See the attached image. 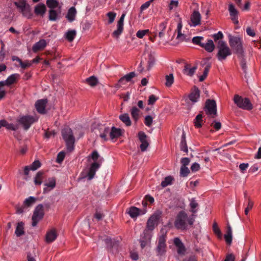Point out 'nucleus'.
I'll use <instances>...</instances> for the list:
<instances>
[{
	"mask_svg": "<svg viewBox=\"0 0 261 261\" xmlns=\"http://www.w3.org/2000/svg\"><path fill=\"white\" fill-rule=\"evenodd\" d=\"M119 119L127 126L132 125V122L128 114L125 113L119 116Z\"/></svg>",
	"mask_w": 261,
	"mask_h": 261,
	"instance_id": "nucleus-36",
	"label": "nucleus"
},
{
	"mask_svg": "<svg viewBox=\"0 0 261 261\" xmlns=\"http://www.w3.org/2000/svg\"><path fill=\"white\" fill-rule=\"evenodd\" d=\"M47 102V99H41L38 100L35 103V108L37 111L41 114H44L46 113L45 107Z\"/></svg>",
	"mask_w": 261,
	"mask_h": 261,
	"instance_id": "nucleus-12",
	"label": "nucleus"
},
{
	"mask_svg": "<svg viewBox=\"0 0 261 261\" xmlns=\"http://www.w3.org/2000/svg\"><path fill=\"white\" fill-rule=\"evenodd\" d=\"M100 132V137L102 138L104 141L108 140V138L107 137L108 135L109 134L110 136L111 128L107 126H102L99 129Z\"/></svg>",
	"mask_w": 261,
	"mask_h": 261,
	"instance_id": "nucleus-19",
	"label": "nucleus"
},
{
	"mask_svg": "<svg viewBox=\"0 0 261 261\" xmlns=\"http://www.w3.org/2000/svg\"><path fill=\"white\" fill-rule=\"evenodd\" d=\"M213 37L215 42L217 41L218 42L219 40H221L220 39L223 38V35L221 32L219 31L217 33L214 34Z\"/></svg>",
	"mask_w": 261,
	"mask_h": 261,
	"instance_id": "nucleus-60",
	"label": "nucleus"
},
{
	"mask_svg": "<svg viewBox=\"0 0 261 261\" xmlns=\"http://www.w3.org/2000/svg\"><path fill=\"white\" fill-rule=\"evenodd\" d=\"M46 46V42L44 39H41L36 42L32 47V50L34 52H37L39 50L43 49Z\"/></svg>",
	"mask_w": 261,
	"mask_h": 261,
	"instance_id": "nucleus-22",
	"label": "nucleus"
},
{
	"mask_svg": "<svg viewBox=\"0 0 261 261\" xmlns=\"http://www.w3.org/2000/svg\"><path fill=\"white\" fill-rule=\"evenodd\" d=\"M202 112H201L198 115H197L194 119V125L197 128H199L201 127L202 124L201 122L202 121Z\"/></svg>",
	"mask_w": 261,
	"mask_h": 261,
	"instance_id": "nucleus-40",
	"label": "nucleus"
},
{
	"mask_svg": "<svg viewBox=\"0 0 261 261\" xmlns=\"http://www.w3.org/2000/svg\"><path fill=\"white\" fill-rule=\"evenodd\" d=\"M167 22H163L160 24L159 26V31L158 36L161 38L162 39L165 34V30L167 27Z\"/></svg>",
	"mask_w": 261,
	"mask_h": 261,
	"instance_id": "nucleus-32",
	"label": "nucleus"
},
{
	"mask_svg": "<svg viewBox=\"0 0 261 261\" xmlns=\"http://www.w3.org/2000/svg\"><path fill=\"white\" fill-rule=\"evenodd\" d=\"M211 67V64L210 63H208L206 64V65L205 66V67H204L203 74L199 77V80L200 82H202L205 79V78L206 77V76L208 74V71H209Z\"/></svg>",
	"mask_w": 261,
	"mask_h": 261,
	"instance_id": "nucleus-38",
	"label": "nucleus"
},
{
	"mask_svg": "<svg viewBox=\"0 0 261 261\" xmlns=\"http://www.w3.org/2000/svg\"><path fill=\"white\" fill-rule=\"evenodd\" d=\"M200 96V91L198 88L194 86L191 91L189 95V98L190 101L194 103L198 101Z\"/></svg>",
	"mask_w": 261,
	"mask_h": 261,
	"instance_id": "nucleus-15",
	"label": "nucleus"
},
{
	"mask_svg": "<svg viewBox=\"0 0 261 261\" xmlns=\"http://www.w3.org/2000/svg\"><path fill=\"white\" fill-rule=\"evenodd\" d=\"M253 204V202L251 200H249L248 204H247V206L245 209L244 212H245V214L246 215H248L249 211L252 208Z\"/></svg>",
	"mask_w": 261,
	"mask_h": 261,
	"instance_id": "nucleus-63",
	"label": "nucleus"
},
{
	"mask_svg": "<svg viewBox=\"0 0 261 261\" xmlns=\"http://www.w3.org/2000/svg\"><path fill=\"white\" fill-rule=\"evenodd\" d=\"M200 20L201 15L199 12L197 11H194L191 16V21L193 26L195 27L198 25L200 23Z\"/></svg>",
	"mask_w": 261,
	"mask_h": 261,
	"instance_id": "nucleus-20",
	"label": "nucleus"
},
{
	"mask_svg": "<svg viewBox=\"0 0 261 261\" xmlns=\"http://www.w3.org/2000/svg\"><path fill=\"white\" fill-rule=\"evenodd\" d=\"M201 47L204 48L207 51L211 53L215 48V45L213 40H208L206 43H203L201 45Z\"/></svg>",
	"mask_w": 261,
	"mask_h": 261,
	"instance_id": "nucleus-29",
	"label": "nucleus"
},
{
	"mask_svg": "<svg viewBox=\"0 0 261 261\" xmlns=\"http://www.w3.org/2000/svg\"><path fill=\"white\" fill-rule=\"evenodd\" d=\"M173 178L171 176H168L165 178L164 180L161 182V186L163 187H166L168 185L172 184Z\"/></svg>",
	"mask_w": 261,
	"mask_h": 261,
	"instance_id": "nucleus-49",
	"label": "nucleus"
},
{
	"mask_svg": "<svg viewBox=\"0 0 261 261\" xmlns=\"http://www.w3.org/2000/svg\"><path fill=\"white\" fill-rule=\"evenodd\" d=\"M62 135L66 142L67 150L72 151L74 148L75 138L72 129L68 127L64 128L62 130Z\"/></svg>",
	"mask_w": 261,
	"mask_h": 261,
	"instance_id": "nucleus-2",
	"label": "nucleus"
},
{
	"mask_svg": "<svg viewBox=\"0 0 261 261\" xmlns=\"http://www.w3.org/2000/svg\"><path fill=\"white\" fill-rule=\"evenodd\" d=\"M107 16L109 17V23H112L114 21L116 14L114 12H110L108 13Z\"/></svg>",
	"mask_w": 261,
	"mask_h": 261,
	"instance_id": "nucleus-61",
	"label": "nucleus"
},
{
	"mask_svg": "<svg viewBox=\"0 0 261 261\" xmlns=\"http://www.w3.org/2000/svg\"><path fill=\"white\" fill-rule=\"evenodd\" d=\"M213 229L215 233L217 236V237L219 239H221L222 234L216 223H214L213 226Z\"/></svg>",
	"mask_w": 261,
	"mask_h": 261,
	"instance_id": "nucleus-53",
	"label": "nucleus"
},
{
	"mask_svg": "<svg viewBox=\"0 0 261 261\" xmlns=\"http://www.w3.org/2000/svg\"><path fill=\"white\" fill-rule=\"evenodd\" d=\"M144 124L148 127H150L152 123V118L151 116L148 115L145 117Z\"/></svg>",
	"mask_w": 261,
	"mask_h": 261,
	"instance_id": "nucleus-59",
	"label": "nucleus"
},
{
	"mask_svg": "<svg viewBox=\"0 0 261 261\" xmlns=\"http://www.w3.org/2000/svg\"><path fill=\"white\" fill-rule=\"evenodd\" d=\"M136 76L135 72H129L128 74L125 75L121 77L118 81L119 84H123V82L125 81L127 82H130L132 79Z\"/></svg>",
	"mask_w": 261,
	"mask_h": 261,
	"instance_id": "nucleus-30",
	"label": "nucleus"
},
{
	"mask_svg": "<svg viewBox=\"0 0 261 261\" xmlns=\"http://www.w3.org/2000/svg\"><path fill=\"white\" fill-rule=\"evenodd\" d=\"M139 141L141 144L140 145V148L142 151H145L149 146V143L147 140V136L143 132H139L138 134Z\"/></svg>",
	"mask_w": 261,
	"mask_h": 261,
	"instance_id": "nucleus-11",
	"label": "nucleus"
},
{
	"mask_svg": "<svg viewBox=\"0 0 261 261\" xmlns=\"http://www.w3.org/2000/svg\"><path fill=\"white\" fill-rule=\"evenodd\" d=\"M233 101L234 103L241 109L246 110H250L252 109V105L248 98H243L236 94L234 96Z\"/></svg>",
	"mask_w": 261,
	"mask_h": 261,
	"instance_id": "nucleus-5",
	"label": "nucleus"
},
{
	"mask_svg": "<svg viewBox=\"0 0 261 261\" xmlns=\"http://www.w3.org/2000/svg\"><path fill=\"white\" fill-rule=\"evenodd\" d=\"M18 77V74H13L10 75L6 80V86H10L16 83Z\"/></svg>",
	"mask_w": 261,
	"mask_h": 261,
	"instance_id": "nucleus-37",
	"label": "nucleus"
},
{
	"mask_svg": "<svg viewBox=\"0 0 261 261\" xmlns=\"http://www.w3.org/2000/svg\"><path fill=\"white\" fill-rule=\"evenodd\" d=\"M86 82L90 86L93 87L97 85L98 80L95 76H91L86 80Z\"/></svg>",
	"mask_w": 261,
	"mask_h": 261,
	"instance_id": "nucleus-44",
	"label": "nucleus"
},
{
	"mask_svg": "<svg viewBox=\"0 0 261 261\" xmlns=\"http://www.w3.org/2000/svg\"><path fill=\"white\" fill-rule=\"evenodd\" d=\"M146 213V210H141L136 207L132 206L129 208L128 214L132 218H136L139 215H143Z\"/></svg>",
	"mask_w": 261,
	"mask_h": 261,
	"instance_id": "nucleus-17",
	"label": "nucleus"
},
{
	"mask_svg": "<svg viewBox=\"0 0 261 261\" xmlns=\"http://www.w3.org/2000/svg\"><path fill=\"white\" fill-rule=\"evenodd\" d=\"M160 218V213L156 212L153 214L148 219L145 229L152 232V231L154 229L155 227L158 225Z\"/></svg>",
	"mask_w": 261,
	"mask_h": 261,
	"instance_id": "nucleus-8",
	"label": "nucleus"
},
{
	"mask_svg": "<svg viewBox=\"0 0 261 261\" xmlns=\"http://www.w3.org/2000/svg\"><path fill=\"white\" fill-rule=\"evenodd\" d=\"M41 166L40 162L37 160L35 161L30 166L31 169L32 170H36Z\"/></svg>",
	"mask_w": 261,
	"mask_h": 261,
	"instance_id": "nucleus-58",
	"label": "nucleus"
},
{
	"mask_svg": "<svg viewBox=\"0 0 261 261\" xmlns=\"http://www.w3.org/2000/svg\"><path fill=\"white\" fill-rule=\"evenodd\" d=\"M189 205L190 206L191 212L193 213H195L197 212V210L195 208L198 207V204L196 201L195 199L192 198L191 199Z\"/></svg>",
	"mask_w": 261,
	"mask_h": 261,
	"instance_id": "nucleus-50",
	"label": "nucleus"
},
{
	"mask_svg": "<svg viewBox=\"0 0 261 261\" xmlns=\"http://www.w3.org/2000/svg\"><path fill=\"white\" fill-rule=\"evenodd\" d=\"M100 164L95 162L91 165L89 172L88 173V180H91L94 177L96 171L98 170Z\"/></svg>",
	"mask_w": 261,
	"mask_h": 261,
	"instance_id": "nucleus-18",
	"label": "nucleus"
},
{
	"mask_svg": "<svg viewBox=\"0 0 261 261\" xmlns=\"http://www.w3.org/2000/svg\"><path fill=\"white\" fill-rule=\"evenodd\" d=\"M194 222V219L192 216L188 217L186 212L181 211L176 217L174 226L177 229L185 230L188 228V225H192Z\"/></svg>",
	"mask_w": 261,
	"mask_h": 261,
	"instance_id": "nucleus-1",
	"label": "nucleus"
},
{
	"mask_svg": "<svg viewBox=\"0 0 261 261\" xmlns=\"http://www.w3.org/2000/svg\"><path fill=\"white\" fill-rule=\"evenodd\" d=\"M229 43L230 47L235 50V52L240 55H242L243 50L242 46V41L239 37L229 35Z\"/></svg>",
	"mask_w": 261,
	"mask_h": 261,
	"instance_id": "nucleus-4",
	"label": "nucleus"
},
{
	"mask_svg": "<svg viewBox=\"0 0 261 261\" xmlns=\"http://www.w3.org/2000/svg\"><path fill=\"white\" fill-rule=\"evenodd\" d=\"M5 127L8 129L16 130L18 129L19 125L18 124H14L13 123H9L6 120V125H5Z\"/></svg>",
	"mask_w": 261,
	"mask_h": 261,
	"instance_id": "nucleus-54",
	"label": "nucleus"
},
{
	"mask_svg": "<svg viewBox=\"0 0 261 261\" xmlns=\"http://www.w3.org/2000/svg\"><path fill=\"white\" fill-rule=\"evenodd\" d=\"M149 32V30H139L136 33V36L139 38H142L146 34L148 33Z\"/></svg>",
	"mask_w": 261,
	"mask_h": 261,
	"instance_id": "nucleus-56",
	"label": "nucleus"
},
{
	"mask_svg": "<svg viewBox=\"0 0 261 261\" xmlns=\"http://www.w3.org/2000/svg\"><path fill=\"white\" fill-rule=\"evenodd\" d=\"M58 14L57 12L55 10H50L49 11V20L50 21H56L58 19Z\"/></svg>",
	"mask_w": 261,
	"mask_h": 261,
	"instance_id": "nucleus-46",
	"label": "nucleus"
},
{
	"mask_svg": "<svg viewBox=\"0 0 261 261\" xmlns=\"http://www.w3.org/2000/svg\"><path fill=\"white\" fill-rule=\"evenodd\" d=\"M14 4L17 8L19 9L20 11L29 5L27 4L25 0H19L18 1L15 2Z\"/></svg>",
	"mask_w": 261,
	"mask_h": 261,
	"instance_id": "nucleus-45",
	"label": "nucleus"
},
{
	"mask_svg": "<svg viewBox=\"0 0 261 261\" xmlns=\"http://www.w3.org/2000/svg\"><path fill=\"white\" fill-rule=\"evenodd\" d=\"M197 69V66H194L192 68H190L189 64H186L183 69V73L189 76H192L196 70Z\"/></svg>",
	"mask_w": 261,
	"mask_h": 261,
	"instance_id": "nucleus-25",
	"label": "nucleus"
},
{
	"mask_svg": "<svg viewBox=\"0 0 261 261\" xmlns=\"http://www.w3.org/2000/svg\"><path fill=\"white\" fill-rule=\"evenodd\" d=\"M180 150L185 152H188V149L186 141V135L184 132H182L181 136V141L180 143Z\"/></svg>",
	"mask_w": 261,
	"mask_h": 261,
	"instance_id": "nucleus-33",
	"label": "nucleus"
},
{
	"mask_svg": "<svg viewBox=\"0 0 261 261\" xmlns=\"http://www.w3.org/2000/svg\"><path fill=\"white\" fill-rule=\"evenodd\" d=\"M105 242L108 247L113 248L117 246V243L114 240L107 237L105 239Z\"/></svg>",
	"mask_w": 261,
	"mask_h": 261,
	"instance_id": "nucleus-48",
	"label": "nucleus"
},
{
	"mask_svg": "<svg viewBox=\"0 0 261 261\" xmlns=\"http://www.w3.org/2000/svg\"><path fill=\"white\" fill-rule=\"evenodd\" d=\"M20 12L22 14L23 16L25 17L30 18L32 16V14H31V11H30V7L29 5H28L25 8L22 9L20 11Z\"/></svg>",
	"mask_w": 261,
	"mask_h": 261,
	"instance_id": "nucleus-51",
	"label": "nucleus"
},
{
	"mask_svg": "<svg viewBox=\"0 0 261 261\" xmlns=\"http://www.w3.org/2000/svg\"><path fill=\"white\" fill-rule=\"evenodd\" d=\"M46 11V8L44 4L40 3L37 5L34 9V13L36 15H40L41 16H43L45 12Z\"/></svg>",
	"mask_w": 261,
	"mask_h": 261,
	"instance_id": "nucleus-21",
	"label": "nucleus"
},
{
	"mask_svg": "<svg viewBox=\"0 0 261 261\" xmlns=\"http://www.w3.org/2000/svg\"><path fill=\"white\" fill-rule=\"evenodd\" d=\"M56 181L55 178H49L48 182L44 184L45 187L43 188V193L45 194L48 193L51 190H53L56 187Z\"/></svg>",
	"mask_w": 261,
	"mask_h": 261,
	"instance_id": "nucleus-16",
	"label": "nucleus"
},
{
	"mask_svg": "<svg viewBox=\"0 0 261 261\" xmlns=\"http://www.w3.org/2000/svg\"><path fill=\"white\" fill-rule=\"evenodd\" d=\"M190 172V170L188 167L181 166L180 170V176L182 177H187Z\"/></svg>",
	"mask_w": 261,
	"mask_h": 261,
	"instance_id": "nucleus-55",
	"label": "nucleus"
},
{
	"mask_svg": "<svg viewBox=\"0 0 261 261\" xmlns=\"http://www.w3.org/2000/svg\"><path fill=\"white\" fill-rule=\"evenodd\" d=\"M36 199L32 196H30L29 198L25 199V200L23 202V205L25 207H29L31 206L32 204H33Z\"/></svg>",
	"mask_w": 261,
	"mask_h": 261,
	"instance_id": "nucleus-47",
	"label": "nucleus"
},
{
	"mask_svg": "<svg viewBox=\"0 0 261 261\" xmlns=\"http://www.w3.org/2000/svg\"><path fill=\"white\" fill-rule=\"evenodd\" d=\"M204 40V38L203 37L201 36H196L192 38V41L193 43L198 45L201 47V45L203 44V43L201 42V41H203Z\"/></svg>",
	"mask_w": 261,
	"mask_h": 261,
	"instance_id": "nucleus-52",
	"label": "nucleus"
},
{
	"mask_svg": "<svg viewBox=\"0 0 261 261\" xmlns=\"http://www.w3.org/2000/svg\"><path fill=\"white\" fill-rule=\"evenodd\" d=\"M76 36V31L75 30H69L65 34L66 38L69 42L72 41Z\"/></svg>",
	"mask_w": 261,
	"mask_h": 261,
	"instance_id": "nucleus-41",
	"label": "nucleus"
},
{
	"mask_svg": "<svg viewBox=\"0 0 261 261\" xmlns=\"http://www.w3.org/2000/svg\"><path fill=\"white\" fill-rule=\"evenodd\" d=\"M44 216V212H43V206L42 204H39L38 205L34 212V214L33 216L34 218H37L39 219H41Z\"/></svg>",
	"mask_w": 261,
	"mask_h": 261,
	"instance_id": "nucleus-24",
	"label": "nucleus"
},
{
	"mask_svg": "<svg viewBox=\"0 0 261 261\" xmlns=\"http://www.w3.org/2000/svg\"><path fill=\"white\" fill-rule=\"evenodd\" d=\"M165 79H166L165 85L168 87H171L174 82L173 74L172 73H171L169 75H167L165 76Z\"/></svg>",
	"mask_w": 261,
	"mask_h": 261,
	"instance_id": "nucleus-43",
	"label": "nucleus"
},
{
	"mask_svg": "<svg viewBox=\"0 0 261 261\" xmlns=\"http://www.w3.org/2000/svg\"><path fill=\"white\" fill-rule=\"evenodd\" d=\"M65 156V153L64 151L60 152L57 155L56 162L61 163L63 162Z\"/></svg>",
	"mask_w": 261,
	"mask_h": 261,
	"instance_id": "nucleus-57",
	"label": "nucleus"
},
{
	"mask_svg": "<svg viewBox=\"0 0 261 261\" xmlns=\"http://www.w3.org/2000/svg\"><path fill=\"white\" fill-rule=\"evenodd\" d=\"M218 52L217 57L219 61H222L231 55V51L225 41L219 40L217 43Z\"/></svg>",
	"mask_w": 261,
	"mask_h": 261,
	"instance_id": "nucleus-3",
	"label": "nucleus"
},
{
	"mask_svg": "<svg viewBox=\"0 0 261 261\" xmlns=\"http://www.w3.org/2000/svg\"><path fill=\"white\" fill-rule=\"evenodd\" d=\"M15 233L17 237H20L24 233V223L22 222H19L17 223Z\"/></svg>",
	"mask_w": 261,
	"mask_h": 261,
	"instance_id": "nucleus-34",
	"label": "nucleus"
},
{
	"mask_svg": "<svg viewBox=\"0 0 261 261\" xmlns=\"http://www.w3.org/2000/svg\"><path fill=\"white\" fill-rule=\"evenodd\" d=\"M122 135V131L120 128H117L115 127H112L111 128L110 138L113 140L118 138Z\"/></svg>",
	"mask_w": 261,
	"mask_h": 261,
	"instance_id": "nucleus-26",
	"label": "nucleus"
},
{
	"mask_svg": "<svg viewBox=\"0 0 261 261\" xmlns=\"http://www.w3.org/2000/svg\"><path fill=\"white\" fill-rule=\"evenodd\" d=\"M152 237V232L144 229L143 234L141 236L140 243L141 248H144L150 242Z\"/></svg>",
	"mask_w": 261,
	"mask_h": 261,
	"instance_id": "nucleus-10",
	"label": "nucleus"
},
{
	"mask_svg": "<svg viewBox=\"0 0 261 261\" xmlns=\"http://www.w3.org/2000/svg\"><path fill=\"white\" fill-rule=\"evenodd\" d=\"M155 61L154 54L150 53L148 56L147 69L149 70L154 65Z\"/></svg>",
	"mask_w": 261,
	"mask_h": 261,
	"instance_id": "nucleus-35",
	"label": "nucleus"
},
{
	"mask_svg": "<svg viewBox=\"0 0 261 261\" xmlns=\"http://www.w3.org/2000/svg\"><path fill=\"white\" fill-rule=\"evenodd\" d=\"M57 238V233L55 229L48 231L46 234L45 241L47 243H50L54 242Z\"/></svg>",
	"mask_w": 261,
	"mask_h": 261,
	"instance_id": "nucleus-23",
	"label": "nucleus"
},
{
	"mask_svg": "<svg viewBox=\"0 0 261 261\" xmlns=\"http://www.w3.org/2000/svg\"><path fill=\"white\" fill-rule=\"evenodd\" d=\"M224 238L227 244L230 245L232 240V231L229 224L227 225L226 233L224 235Z\"/></svg>",
	"mask_w": 261,
	"mask_h": 261,
	"instance_id": "nucleus-27",
	"label": "nucleus"
},
{
	"mask_svg": "<svg viewBox=\"0 0 261 261\" xmlns=\"http://www.w3.org/2000/svg\"><path fill=\"white\" fill-rule=\"evenodd\" d=\"M228 11L229 12L230 16L233 22L237 24H238V14L239 12L235 8L234 6L232 4H230L228 6Z\"/></svg>",
	"mask_w": 261,
	"mask_h": 261,
	"instance_id": "nucleus-14",
	"label": "nucleus"
},
{
	"mask_svg": "<svg viewBox=\"0 0 261 261\" xmlns=\"http://www.w3.org/2000/svg\"><path fill=\"white\" fill-rule=\"evenodd\" d=\"M76 14V11L74 7H71L68 11L66 17L68 20L72 22L75 19V17Z\"/></svg>",
	"mask_w": 261,
	"mask_h": 261,
	"instance_id": "nucleus-31",
	"label": "nucleus"
},
{
	"mask_svg": "<svg viewBox=\"0 0 261 261\" xmlns=\"http://www.w3.org/2000/svg\"><path fill=\"white\" fill-rule=\"evenodd\" d=\"M46 4L47 6L50 8V10H54L59 5V3L57 0H46Z\"/></svg>",
	"mask_w": 261,
	"mask_h": 261,
	"instance_id": "nucleus-39",
	"label": "nucleus"
},
{
	"mask_svg": "<svg viewBox=\"0 0 261 261\" xmlns=\"http://www.w3.org/2000/svg\"><path fill=\"white\" fill-rule=\"evenodd\" d=\"M166 234H162L161 236L158 240V244L156 248L157 255H163L166 252Z\"/></svg>",
	"mask_w": 261,
	"mask_h": 261,
	"instance_id": "nucleus-9",
	"label": "nucleus"
},
{
	"mask_svg": "<svg viewBox=\"0 0 261 261\" xmlns=\"http://www.w3.org/2000/svg\"><path fill=\"white\" fill-rule=\"evenodd\" d=\"M140 110L136 107H133L131 109V115L135 121H137L139 118Z\"/></svg>",
	"mask_w": 261,
	"mask_h": 261,
	"instance_id": "nucleus-42",
	"label": "nucleus"
},
{
	"mask_svg": "<svg viewBox=\"0 0 261 261\" xmlns=\"http://www.w3.org/2000/svg\"><path fill=\"white\" fill-rule=\"evenodd\" d=\"M44 178V172L40 171L38 172L34 177V182L36 186H40L42 182V180Z\"/></svg>",
	"mask_w": 261,
	"mask_h": 261,
	"instance_id": "nucleus-28",
	"label": "nucleus"
},
{
	"mask_svg": "<svg viewBox=\"0 0 261 261\" xmlns=\"http://www.w3.org/2000/svg\"><path fill=\"white\" fill-rule=\"evenodd\" d=\"M37 118L30 115H25L20 117L17 122L22 125L24 130H27L36 121Z\"/></svg>",
	"mask_w": 261,
	"mask_h": 261,
	"instance_id": "nucleus-7",
	"label": "nucleus"
},
{
	"mask_svg": "<svg viewBox=\"0 0 261 261\" xmlns=\"http://www.w3.org/2000/svg\"><path fill=\"white\" fill-rule=\"evenodd\" d=\"M158 99V98L156 97L154 95H151L149 96L148 100V105H153L155 102Z\"/></svg>",
	"mask_w": 261,
	"mask_h": 261,
	"instance_id": "nucleus-62",
	"label": "nucleus"
},
{
	"mask_svg": "<svg viewBox=\"0 0 261 261\" xmlns=\"http://www.w3.org/2000/svg\"><path fill=\"white\" fill-rule=\"evenodd\" d=\"M200 169V165L197 163H193L191 166V170L192 172H195Z\"/></svg>",
	"mask_w": 261,
	"mask_h": 261,
	"instance_id": "nucleus-64",
	"label": "nucleus"
},
{
	"mask_svg": "<svg viewBox=\"0 0 261 261\" xmlns=\"http://www.w3.org/2000/svg\"><path fill=\"white\" fill-rule=\"evenodd\" d=\"M125 16V13H123L120 17L117 23V29L113 33L112 35L113 37L118 38L122 33L123 30V22Z\"/></svg>",
	"mask_w": 261,
	"mask_h": 261,
	"instance_id": "nucleus-13",
	"label": "nucleus"
},
{
	"mask_svg": "<svg viewBox=\"0 0 261 261\" xmlns=\"http://www.w3.org/2000/svg\"><path fill=\"white\" fill-rule=\"evenodd\" d=\"M204 110L206 114L214 118L217 115V105L213 99H207L205 103Z\"/></svg>",
	"mask_w": 261,
	"mask_h": 261,
	"instance_id": "nucleus-6",
	"label": "nucleus"
}]
</instances>
